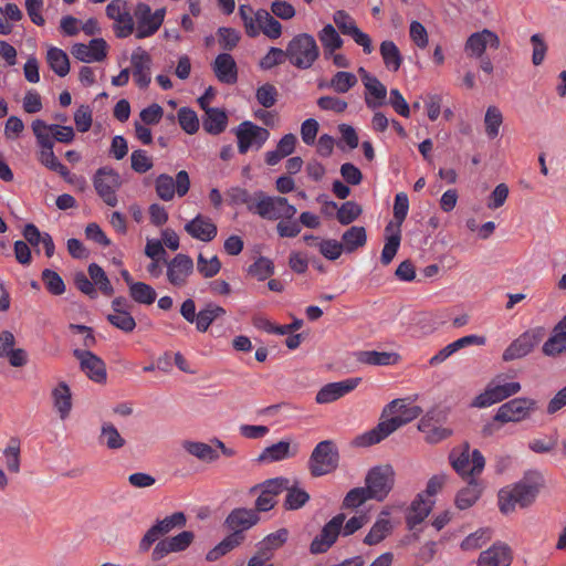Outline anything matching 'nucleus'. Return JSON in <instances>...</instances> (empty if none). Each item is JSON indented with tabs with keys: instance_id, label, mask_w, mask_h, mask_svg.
Masks as SVG:
<instances>
[{
	"instance_id": "f257e3e1",
	"label": "nucleus",
	"mask_w": 566,
	"mask_h": 566,
	"mask_svg": "<svg viewBox=\"0 0 566 566\" xmlns=\"http://www.w3.org/2000/svg\"><path fill=\"white\" fill-rule=\"evenodd\" d=\"M384 413L392 417L357 437V446L369 447L379 443L403 424L417 419L422 413V409L419 406L407 403L405 399H395L385 407Z\"/></svg>"
},
{
	"instance_id": "f03ea898",
	"label": "nucleus",
	"mask_w": 566,
	"mask_h": 566,
	"mask_svg": "<svg viewBox=\"0 0 566 566\" xmlns=\"http://www.w3.org/2000/svg\"><path fill=\"white\" fill-rule=\"evenodd\" d=\"M238 13L249 38H256L263 33L266 38L275 40L282 35V24L268 10L254 11L250 4H240Z\"/></svg>"
},
{
	"instance_id": "7ed1b4c3",
	"label": "nucleus",
	"mask_w": 566,
	"mask_h": 566,
	"mask_svg": "<svg viewBox=\"0 0 566 566\" xmlns=\"http://www.w3.org/2000/svg\"><path fill=\"white\" fill-rule=\"evenodd\" d=\"M538 491V483L531 482L528 479L501 489L499 492L500 511L509 514L517 506L522 509L530 506L535 501Z\"/></svg>"
},
{
	"instance_id": "20e7f679",
	"label": "nucleus",
	"mask_w": 566,
	"mask_h": 566,
	"mask_svg": "<svg viewBox=\"0 0 566 566\" xmlns=\"http://www.w3.org/2000/svg\"><path fill=\"white\" fill-rule=\"evenodd\" d=\"M287 61L300 70H307L319 57V48L313 35L300 33L286 45Z\"/></svg>"
},
{
	"instance_id": "39448f33",
	"label": "nucleus",
	"mask_w": 566,
	"mask_h": 566,
	"mask_svg": "<svg viewBox=\"0 0 566 566\" xmlns=\"http://www.w3.org/2000/svg\"><path fill=\"white\" fill-rule=\"evenodd\" d=\"M255 205L253 213L266 220H280L295 217L297 210L290 205L285 197L268 196L262 190L254 192Z\"/></svg>"
},
{
	"instance_id": "423d86ee",
	"label": "nucleus",
	"mask_w": 566,
	"mask_h": 566,
	"mask_svg": "<svg viewBox=\"0 0 566 566\" xmlns=\"http://www.w3.org/2000/svg\"><path fill=\"white\" fill-rule=\"evenodd\" d=\"M339 462V452L332 440H324L316 444L307 462L312 476L318 478L334 472Z\"/></svg>"
},
{
	"instance_id": "0eeeda50",
	"label": "nucleus",
	"mask_w": 566,
	"mask_h": 566,
	"mask_svg": "<svg viewBox=\"0 0 566 566\" xmlns=\"http://www.w3.org/2000/svg\"><path fill=\"white\" fill-rule=\"evenodd\" d=\"M450 463L454 471L463 479H471L479 475L485 465L483 454L478 450L470 452L468 442L454 448L449 455Z\"/></svg>"
},
{
	"instance_id": "6e6552de",
	"label": "nucleus",
	"mask_w": 566,
	"mask_h": 566,
	"mask_svg": "<svg viewBox=\"0 0 566 566\" xmlns=\"http://www.w3.org/2000/svg\"><path fill=\"white\" fill-rule=\"evenodd\" d=\"M187 523L186 515L182 512H175L156 523L144 534L138 543V552L147 553L154 544L160 541V537L170 533L175 528H182Z\"/></svg>"
},
{
	"instance_id": "1a4fd4ad",
	"label": "nucleus",
	"mask_w": 566,
	"mask_h": 566,
	"mask_svg": "<svg viewBox=\"0 0 566 566\" xmlns=\"http://www.w3.org/2000/svg\"><path fill=\"white\" fill-rule=\"evenodd\" d=\"M93 186L99 198L107 206H117L116 192L122 186V178L115 169L108 166L98 168L93 176Z\"/></svg>"
},
{
	"instance_id": "9d476101",
	"label": "nucleus",
	"mask_w": 566,
	"mask_h": 566,
	"mask_svg": "<svg viewBox=\"0 0 566 566\" xmlns=\"http://www.w3.org/2000/svg\"><path fill=\"white\" fill-rule=\"evenodd\" d=\"M165 13L164 8L153 12L147 3H137L134 9V18L136 19V29L134 31L136 39L140 40L154 35L161 27Z\"/></svg>"
},
{
	"instance_id": "9b49d317",
	"label": "nucleus",
	"mask_w": 566,
	"mask_h": 566,
	"mask_svg": "<svg viewBox=\"0 0 566 566\" xmlns=\"http://www.w3.org/2000/svg\"><path fill=\"white\" fill-rule=\"evenodd\" d=\"M260 521L259 514L252 509H233L224 520V527L231 533L228 535L235 538L241 545L245 539V532L256 525Z\"/></svg>"
},
{
	"instance_id": "f8f14e48",
	"label": "nucleus",
	"mask_w": 566,
	"mask_h": 566,
	"mask_svg": "<svg viewBox=\"0 0 566 566\" xmlns=\"http://www.w3.org/2000/svg\"><path fill=\"white\" fill-rule=\"evenodd\" d=\"M537 408V401L532 398H514L500 406L494 420L502 423L521 422L530 418Z\"/></svg>"
},
{
	"instance_id": "ddd939ff",
	"label": "nucleus",
	"mask_w": 566,
	"mask_h": 566,
	"mask_svg": "<svg viewBox=\"0 0 566 566\" xmlns=\"http://www.w3.org/2000/svg\"><path fill=\"white\" fill-rule=\"evenodd\" d=\"M365 482L371 499L382 501L394 486L395 471L390 465L375 467L367 473Z\"/></svg>"
},
{
	"instance_id": "4468645a",
	"label": "nucleus",
	"mask_w": 566,
	"mask_h": 566,
	"mask_svg": "<svg viewBox=\"0 0 566 566\" xmlns=\"http://www.w3.org/2000/svg\"><path fill=\"white\" fill-rule=\"evenodd\" d=\"M155 189L157 196L164 201L174 199L175 193L184 197L190 189V178L186 170H180L176 175V179L167 174H160L155 180Z\"/></svg>"
},
{
	"instance_id": "2eb2a0df",
	"label": "nucleus",
	"mask_w": 566,
	"mask_h": 566,
	"mask_svg": "<svg viewBox=\"0 0 566 566\" xmlns=\"http://www.w3.org/2000/svg\"><path fill=\"white\" fill-rule=\"evenodd\" d=\"M287 484H290L289 479L274 478L251 488L250 493L260 491V494L255 500L254 511L259 514V512H268L272 510L276 504V496L283 492L284 489H287Z\"/></svg>"
},
{
	"instance_id": "dca6fc26",
	"label": "nucleus",
	"mask_w": 566,
	"mask_h": 566,
	"mask_svg": "<svg viewBox=\"0 0 566 566\" xmlns=\"http://www.w3.org/2000/svg\"><path fill=\"white\" fill-rule=\"evenodd\" d=\"M240 154H247L250 148L260 149L270 137L266 128L250 120L242 122L234 130Z\"/></svg>"
},
{
	"instance_id": "f3484780",
	"label": "nucleus",
	"mask_w": 566,
	"mask_h": 566,
	"mask_svg": "<svg viewBox=\"0 0 566 566\" xmlns=\"http://www.w3.org/2000/svg\"><path fill=\"white\" fill-rule=\"evenodd\" d=\"M446 413L442 410L432 409L428 411L419 421L418 429L424 434V439L429 443H438L449 438L452 430L444 428L442 421Z\"/></svg>"
},
{
	"instance_id": "a211bd4d",
	"label": "nucleus",
	"mask_w": 566,
	"mask_h": 566,
	"mask_svg": "<svg viewBox=\"0 0 566 566\" xmlns=\"http://www.w3.org/2000/svg\"><path fill=\"white\" fill-rule=\"evenodd\" d=\"M345 520L346 515L344 513H338L332 517L323 526L321 533L312 541L310 552L315 555L326 553L336 543L338 536L342 535V526Z\"/></svg>"
},
{
	"instance_id": "6ab92c4d",
	"label": "nucleus",
	"mask_w": 566,
	"mask_h": 566,
	"mask_svg": "<svg viewBox=\"0 0 566 566\" xmlns=\"http://www.w3.org/2000/svg\"><path fill=\"white\" fill-rule=\"evenodd\" d=\"M106 15L115 21L114 32L117 38L124 39L134 32V18L125 0H112L106 7Z\"/></svg>"
},
{
	"instance_id": "aec40b11",
	"label": "nucleus",
	"mask_w": 566,
	"mask_h": 566,
	"mask_svg": "<svg viewBox=\"0 0 566 566\" xmlns=\"http://www.w3.org/2000/svg\"><path fill=\"white\" fill-rule=\"evenodd\" d=\"M333 20L343 34L352 36L355 43L363 48L364 53L370 54L374 51L370 36L356 25L355 20L346 11L337 10Z\"/></svg>"
},
{
	"instance_id": "412c9836",
	"label": "nucleus",
	"mask_w": 566,
	"mask_h": 566,
	"mask_svg": "<svg viewBox=\"0 0 566 566\" xmlns=\"http://www.w3.org/2000/svg\"><path fill=\"white\" fill-rule=\"evenodd\" d=\"M193 539L195 534L191 531H182L175 536L160 539L151 552V560L159 562L171 553L184 552L192 544Z\"/></svg>"
},
{
	"instance_id": "4be33fe9",
	"label": "nucleus",
	"mask_w": 566,
	"mask_h": 566,
	"mask_svg": "<svg viewBox=\"0 0 566 566\" xmlns=\"http://www.w3.org/2000/svg\"><path fill=\"white\" fill-rule=\"evenodd\" d=\"M520 390L521 384L517 381L502 385L492 382L486 387L484 392L475 397L472 405L478 408H485L517 394Z\"/></svg>"
},
{
	"instance_id": "5701e85b",
	"label": "nucleus",
	"mask_w": 566,
	"mask_h": 566,
	"mask_svg": "<svg viewBox=\"0 0 566 566\" xmlns=\"http://www.w3.org/2000/svg\"><path fill=\"white\" fill-rule=\"evenodd\" d=\"M73 356L80 361L81 370L93 381L102 384L106 381L105 363L91 350L74 349Z\"/></svg>"
},
{
	"instance_id": "b1692460",
	"label": "nucleus",
	"mask_w": 566,
	"mask_h": 566,
	"mask_svg": "<svg viewBox=\"0 0 566 566\" xmlns=\"http://www.w3.org/2000/svg\"><path fill=\"white\" fill-rule=\"evenodd\" d=\"M360 382V377H353L326 384L317 391L315 401L319 405L334 402L355 390Z\"/></svg>"
},
{
	"instance_id": "393cba45",
	"label": "nucleus",
	"mask_w": 566,
	"mask_h": 566,
	"mask_svg": "<svg viewBox=\"0 0 566 566\" xmlns=\"http://www.w3.org/2000/svg\"><path fill=\"white\" fill-rule=\"evenodd\" d=\"M193 272L192 259L184 253H178L167 263V280L176 286L182 287Z\"/></svg>"
},
{
	"instance_id": "a878e982",
	"label": "nucleus",
	"mask_w": 566,
	"mask_h": 566,
	"mask_svg": "<svg viewBox=\"0 0 566 566\" xmlns=\"http://www.w3.org/2000/svg\"><path fill=\"white\" fill-rule=\"evenodd\" d=\"M108 45L102 38L92 39L88 44L75 43L72 55L84 63L101 62L107 56Z\"/></svg>"
},
{
	"instance_id": "bb28decb",
	"label": "nucleus",
	"mask_w": 566,
	"mask_h": 566,
	"mask_svg": "<svg viewBox=\"0 0 566 566\" xmlns=\"http://www.w3.org/2000/svg\"><path fill=\"white\" fill-rule=\"evenodd\" d=\"M500 38L489 29L472 33L464 45V51L469 56L482 57L488 45L494 50L500 48Z\"/></svg>"
},
{
	"instance_id": "cd10ccee",
	"label": "nucleus",
	"mask_w": 566,
	"mask_h": 566,
	"mask_svg": "<svg viewBox=\"0 0 566 566\" xmlns=\"http://www.w3.org/2000/svg\"><path fill=\"white\" fill-rule=\"evenodd\" d=\"M130 62H132L133 78H134V82L136 83V85L139 88L148 87V85L150 84V81H151L150 55L142 48H138L137 50H135L133 52Z\"/></svg>"
},
{
	"instance_id": "c85d7f7f",
	"label": "nucleus",
	"mask_w": 566,
	"mask_h": 566,
	"mask_svg": "<svg viewBox=\"0 0 566 566\" xmlns=\"http://www.w3.org/2000/svg\"><path fill=\"white\" fill-rule=\"evenodd\" d=\"M185 231L193 239L210 242L218 234V228L214 222L207 216L197 214L193 219L185 224Z\"/></svg>"
},
{
	"instance_id": "c756f323",
	"label": "nucleus",
	"mask_w": 566,
	"mask_h": 566,
	"mask_svg": "<svg viewBox=\"0 0 566 566\" xmlns=\"http://www.w3.org/2000/svg\"><path fill=\"white\" fill-rule=\"evenodd\" d=\"M539 342L534 332H525L514 339L503 353V360L511 361L528 355Z\"/></svg>"
},
{
	"instance_id": "7c9ffc66",
	"label": "nucleus",
	"mask_w": 566,
	"mask_h": 566,
	"mask_svg": "<svg viewBox=\"0 0 566 566\" xmlns=\"http://www.w3.org/2000/svg\"><path fill=\"white\" fill-rule=\"evenodd\" d=\"M212 70L219 82L235 84L238 81V66L231 54L223 52L217 55L212 63Z\"/></svg>"
},
{
	"instance_id": "2f4dec72",
	"label": "nucleus",
	"mask_w": 566,
	"mask_h": 566,
	"mask_svg": "<svg viewBox=\"0 0 566 566\" xmlns=\"http://www.w3.org/2000/svg\"><path fill=\"white\" fill-rule=\"evenodd\" d=\"M298 453V444L291 441L281 440L266 447L258 457L262 463H272L295 457Z\"/></svg>"
},
{
	"instance_id": "473e14b6",
	"label": "nucleus",
	"mask_w": 566,
	"mask_h": 566,
	"mask_svg": "<svg viewBox=\"0 0 566 566\" xmlns=\"http://www.w3.org/2000/svg\"><path fill=\"white\" fill-rule=\"evenodd\" d=\"M511 562L510 547L502 543H495L480 554L478 566H510Z\"/></svg>"
},
{
	"instance_id": "72a5a7b5",
	"label": "nucleus",
	"mask_w": 566,
	"mask_h": 566,
	"mask_svg": "<svg viewBox=\"0 0 566 566\" xmlns=\"http://www.w3.org/2000/svg\"><path fill=\"white\" fill-rule=\"evenodd\" d=\"M433 501L426 499L424 494L420 493L412 501L406 517L407 526L413 530L417 525L422 523L432 510Z\"/></svg>"
},
{
	"instance_id": "f704fd0d",
	"label": "nucleus",
	"mask_w": 566,
	"mask_h": 566,
	"mask_svg": "<svg viewBox=\"0 0 566 566\" xmlns=\"http://www.w3.org/2000/svg\"><path fill=\"white\" fill-rule=\"evenodd\" d=\"M566 352V315L554 327L552 336L544 343L543 353L556 356Z\"/></svg>"
},
{
	"instance_id": "c9c22d12",
	"label": "nucleus",
	"mask_w": 566,
	"mask_h": 566,
	"mask_svg": "<svg viewBox=\"0 0 566 566\" xmlns=\"http://www.w3.org/2000/svg\"><path fill=\"white\" fill-rule=\"evenodd\" d=\"M483 485L476 478L468 480V485L461 489L455 496V505L460 510L471 507L481 496Z\"/></svg>"
},
{
	"instance_id": "e433bc0d",
	"label": "nucleus",
	"mask_w": 566,
	"mask_h": 566,
	"mask_svg": "<svg viewBox=\"0 0 566 566\" xmlns=\"http://www.w3.org/2000/svg\"><path fill=\"white\" fill-rule=\"evenodd\" d=\"M358 83L357 76L347 71L336 72L327 83H318L319 88H331L335 93L345 94L355 87Z\"/></svg>"
},
{
	"instance_id": "4c0bfd02",
	"label": "nucleus",
	"mask_w": 566,
	"mask_h": 566,
	"mask_svg": "<svg viewBox=\"0 0 566 566\" xmlns=\"http://www.w3.org/2000/svg\"><path fill=\"white\" fill-rule=\"evenodd\" d=\"M227 125L228 116L224 111L216 107L205 109L202 126L208 134L219 135L224 132Z\"/></svg>"
},
{
	"instance_id": "58836bf2",
	"label": "nucleus",
	"mask_w": 566,
	"mask_h": 566,
	"mask_svg": "<svg viewBox=\"0 0 566 566\" xmlns=\"http://www.w3.org/2000/svg\"><path fill=\"white\" fill-rule=\"evenodd\" d=\"M52 400L60 418L65 420L72 410V395L71 389L66 382L61 381L52 390Z\"/></svg>"
},
{
	"instance_id": "ea45409f",
	"label": "nucleus",
	"mask_w": 566,
	"mask_h": 566,
	"mask_svg": "<svg viewBox=\"0 0 566 566\" xmlns=\"http://www.w3.org/2000/svg\"><path fill=\"white\" fill-rule=\"evenodd\" d=\"M182 448L190 455L206 463H212L220 457L219 452L213 448V444L211 446L205 442L185 440Z\"/></svg>"
},
{
	"instance_id": "a19ab883",
	"label": "nucleus",
	"mask_w": 566,
	"mask_h": 566,
	"mask_svg": "<svg viewBox=\"0 0 566 566\" xmlns=\"http://www.w3.org/2000/svg\"><path fill=\"white\" fill-rule=\"evenodd\" d=\"M391 530L392 525L388 518V513H381L363 542L368 546L377 545L391 533Z\"/></svg>"
},
{
	"instance_id": "79ce46f5",
	"label": "nucleus",
	"mask_w": 566,
	"mask_h": 566,
	"mask_svg": "<svg viewBox=\"0 0 566 566\" xmlns=\"http://www.w3.org/2000/svg\"><path fill=\"white\" fill-rule=\"evenodd\" d=\"M366 88L365 103L368 108L382 106L387 96L386 86L375 76L364 84Z\"/></svg>"
},
{
	"instance_id": "37998d69",
	"label": "nucleus",
	"mask_w": 566,
	"mask_h": 566,
	"mask_svg": "<svg viewBox=\"0 0 566 566\" xmlns=\"http://www.w3.org/2000/svg\"><path fill=\"white\" fill-rule=\"evenodd\" d=\"M98 442L109 450H119L126 444V440L112 422L102 423Z\"/></svg>"
},
{
	"instance_id": "c03bdc74",
	"label": "nucleus",
	"mask_w": 566,
	"mask_h": 566,
	"mask_svg": "<svg viewBox=\"0 0 566 566\" xmlns=\"http://www.w3.org/2000/svg\"><path fill=\"white\" fill-rule=\"evenodd\" d=\"M386 232L390 234L386 238V242L380 255V262L384 265H388L391 263V261L394 260L395 255L398 252L401 241L400 229L394 230L391 222L386 227Z\"/></svg>"
},
{
	"instance_id": "a18cd8bd",
	"label": "nucleus",
	"mask_w": 566,
	"mask_h": 566,
	"mask_svg": "<svg viewBox=\"0 0 566 566\" xmlns=\"http://www.w3.org/2000/svg\"><path fill=\"white\" fill-rule=\"evenodd\" d=\"M326 57L343 46V39L332 24H326L317 34Z\"/></svg>"
},
{
	"instance_id": "49530a36",
	"label": "nucleus",
	"mask_w": 566,
	"mask_h": 566,
	"mask_svg": "<svg viewBox=\"0 0 566 566\" xmlns=\"http://www.w3.org/2000/svg\"><path fill=\"white\" fill-rule=\"evenodd\" d=\"M379 51L385 66L389 71L397 72L402 64V55L395 42L390 40L382 41Z\"/></svg>"
},
{
	"instance_id": "de8ad7c7",
	"label": "nucleus",
	"mask_w": 566,
	"mask_h": 566,
	"mask_svg": "<svg viewBox=\"0 0 566 566\" xmlns=\"http://www.w3.org/2000/svg\"><path fill=\"white\" fill-rule=\"evenodd\" d=\"M342 243L345 252L352 253L359 248H363L367 242V234L364 227L353 226L346 230L342 235Z\"/></svg>"
},
{
	"instance_id": "09e8293b",
	"label": "nucleus",
	"mask_w": 566,
	"mask_h": 566,
	"mask_svg": "<svg viewBox=\"0 0 566 566\" xmlns=\"http://www.w3.org/2000/svg\"><path fill=\"white\" fill-rule=\"evenodd\" d=\"M226 314V310L219 305L209 303L199 311L195 319L196 327L199 332L205 333L209 326L220 316Z\"/></svg>"
},
{
	"instance_id": "8fccbe9b",
	"label": "nucleus",
	"mask_w": 566,
	"mask_h": 566,
	"mask_svg": "<svg viewBox=\"0 0 566 566\" xmlns=\"http://www.w3.org/2000/svg\"><path fill=\"white\" fill-rule=\"evenodd\" d=\"M46 61L51 70L63 77L70 72V61L67 54L55 46L48 50Z\"/></svg>"
},
{
	"instance_id": "3c124183",
	"label": "nucleus",
	"mask_w": 566,
	"mask_h": 566,
	"mask_svg": "<svg viewBox=\"0 0 566 566\" xmlns=\"http://www.w3.org/2000/svg\"><path fill=\"white\" fill-rule=\"evenodd\" d=\"M397 354L387 352L365 350L357 356L358 361L373 366H388L397 361Z\"/></svg>"
},
{
	"instance_id": "603ef678",
	"label": "nucleus",
	"mask_w": 566,
	"mask_h": 566,
	"mask_svg": "<svg viewBox=\"0 0 566 566\" xmlns=\"http://www.w3.org/2000/svg\"><path fill=\"white\" fill-rule=\"evenodd\" d=\"M503 124V115L497 106H489L484 115L485 134L490 139L497 137Z\"/></svg>"
},
{
	"instance_id": "864d4df0",
	"label": "nucleus",
	"mask_w": 566,
	"mask_h": 566,
	"mask_svg": "<svg viewBox=\"0 0 566 566\" xmlns=\"http://www.w3.org/2000/svg\"><path fill=\"white\" fill-rule=\"evenodd\" d=\"M128 291L132 300L138 304L151 305L157 297V293L154 287L144 282L133 284Z\"/></svg>"
},
{
	"instance_id": "5fc2aeb1",
	"label": "nucleus",
	"mask_w": 566,
	"mask_h": 566,
	"mask_svg": "<svg viewBox=\"0 0 566 566\" xmlns=\"http://www.w3.org/2000/svg\"><path fill=\"white\" fill-rule=\"evenodd\" d=\"M87 271L93 284L96 285L104 295L111 296L114 294L111 281L108 280L105 271L98 264H90Z\"/></svg>"
},
{
	"instance_id": "6e6d98bb",
	"label": "nucleus",
	"mask_w": 566,
	"mask_h": 566,
	"mask_svg": "<svg viewBox=\"0 0 566 566\" xmlns=\"http://www.w3.org/2000/svg\"><path fill=\"white\" fill-rule=\"evenodd\" d=\"M227 197L229 200V205H245L248 210L253 212L255 205L254 193L251 195L247 189L241 187H232L227 191Z\"/></svg>"
},
{
	"instance_id": "4d7b16f0",
	"label": "nucleus",
	"mask_w": 566,
	"mask_h": 566,
	"mask_svg": "<svg viewBox=\"0 0 566 566\" xmlns=\"http://www.w3.org/2000/svg\"><path fill=\"white\" fill-rule=\"evenodd\" d=\"M32 130L34 136L36 137V142L41 147V150L52 149L53 136L50 132L49 125L42 119H35L32 123Z\"/></svg>"
},
{
	"instance_id": "13d9d810",
	"label": "nucleus",
	"mask_w": 566,
	"mask_h": 566,
	"mask_svg": "<svg viewBox=\"0 0 566 566\" xmlns=\"http://www.w3.org/2000/svg\"><path fill=\"white\" fill-rule=\"evenodd\" d=\"M41 279L52 295H62L65 292L64 281L57 272L45 269L42 271Z\"/></svg>"
},
{
	"instance_id": "bf43d9fd",
	"label": "nucleus",
	"mask_w": 566,
	"mask_h": 566,
	"mask_svg": "<svg viewBox=\"0 0 566 566\" xmlns=\"http://www.w3.org/2000/svg\"><path fill=\"white\" fill-rule=\"evenodd\" d=\"M492 537V531L490 528H480L474 533L468 535L461 543L463 551H473L482 547Z\"/></svg>"
},
{
	"instance_id": "052dcab7",
	"label": "nucleus",
	"mask_w": 566,
	"mask_h": 566,
	"mask_svg": "<svg viewBox=\"0 0 566 566\" xmlns=\"http://www.w3.org/2000/svg\"><path fill=\"white\" fill-rule=\"evenodd\" d=\"M178 123L180 127L189 135H192L199 129V119L196 112L189 107H181L177 113Z\"/></svg>"
},
{
	"instance_id": "680f3d73",
	"label": "nucleus",
	"mask_w": 566,
	"mask_h": 566,
	"mask_svg": "<svg viewBox=\"0 0 566 566\" xmlns=\"http://www.w3.org/2000/svg\"><path fill=\"white\" fill-rule=\"evenodd\" d=\"M197 270L205 279H210L220 272L221 262L217 255L207 259L200 253L197 258Z\"/></svg>"
},
{
	"instance_id": "e2e57ef3",
	"label": "nucleus",
	"mask_w": 566,
	"mask_h": 566,
	"mask_svg": "<svg viewBox=\"0 0 566 566\" xmlns=\"http://www.w3.org/2000/svg\"><path fill=\"white\" fill-rule=\"evenodd\" d=\"M249 273L255 276L259 281H264L273 275L274 264L270 259L260 256L250 265Z\"/></svg>"
},
{
	"instance_id": "0e129e2a",
	"label": "nucleus",
	"mask_w": 566,
	"mask_h": 566,
	"mask_svg": "<svg viewBox=\"0 0 566 566\" xmlns=\"http://www.w3.org/2000/svg\"><path fill=\"white\" fill-rule=\"evenodd\" d=\"M218 41L222 50L232 51L239 44L241 34L233 28H219L218 29Z\"/></svg>"
},
{
	"instance_id": "69168bd1",
	"label": "nucleus",
	"mask_w": 566,
	"mask_h": 566,
	"mask_svg": "<svg viewBox=\"0 0 566 566\" xmlns=\"http://www.w3.org/2000/svg\"><path fill=\"white\" fill-rule=\"evenodd\" d=\"M361 207L355 201H346L337 209V220L340 224H349L354 222L360 214Z\"/></svg>"
},
{
	"instance_id": "338daca9",
	"label": "nucleus",
	"mask_w": 566,
	"mask_h": 566,
	"mask_svg": "<svg viewBox=\"0 0 566 566\" xmlns=\"http://www.w3.org/2000/svg\"><path fill=\"white\" fill-rule=\"evenodd\" d=\"M287 60L286 49L270 48L268 53L260 60L259 66L262 70H271L276 65L283 64Z\"/></svg>"
},
{
	"instance_id": "774afa93",
	"label": "nucleus",
	"mask_w": 566,
	"mask_h": 566,
	"mask_svg": "<svg viewBox=\"0 0 566 566\" xmlns=\"http://www.w3.org/2000/svg\"><path fill=\"white\" fill-rule=\"evenodd\" d=\"M279 92L273 84L265 83L258 87L255 98L264 108H271L277 101Z\"/></svg>"
}]
</instances>
